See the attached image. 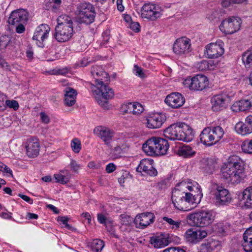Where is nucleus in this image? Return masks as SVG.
Segmentation results:
<instances>
[{"label": "nucleus", "mask_w": 252, "mask_h": 252, "mask_svg": "<svg viewBox=\"0 0 252 252\" xmlns=\"http://www.w3.org/2000/svg\"><path fill=\"white\" fill-rule=\"evenodd\" d=\"M91 73L95 78L96 89L93 90V94L98 104L103 108H109L108 100L114 96L113 90L105 84L109 81V75L101 66H94Z\"/></svg>", "instance_id": "nucleus-1"}, {"label": "nucleus", "mask_w": 252, "mask_h": 252, "mask_svg": "<svg viewBox=\"0 0 252 252\" xmlns=\"http://www.w3.org/2000/svg\"><path fill=\"white\" fill-rule=\"evenodd\" d=\"M245 164L238 156L233 155L228 159L227 164L221 169V178L233 184L241 182L245 177Z\"/></svg>", "instance_id": "nucleus-2"}, {"label": "nucleus", "mask_w": 252, "mask_h": 252, "mask_svg": "<svg viewBox=\"0 0 252 252\" xmlns=\"http://www.w3.org/2000/svg\"><path fill=\"white\" fill-rule=\"evenodd\" d=\"M164 136L172 140L190 142L194 137L192 128L184 123H177L170 125L163 131Z\"/></svg>", "instance_id": "nucleus-3"}, {"label": "nucleus", "mask_w": 252, "mask_h": 252, "mask_svg": "<svg viewBox=\"0 0 252 252\" xmlns=\"http://www.w3.org/2000/svg\"><path fill=\"white\" fill-rule=\"evenodd\" d=\"M57 22L53 35L54 38L59 42L68 41L74 33L72 19L65 15H61L57 18Z\"/></svg>", "instance_id": "nucleus-4"}, {"label": "nucleus", "mask_w": 252, "mask_h": 252, "mask_svg": "<svg viewBox=\"0 0 252 252\" xmlns=\"http://www.w3.org/2000/svg\"><path fill=\"white\" fill-rule=\"evenodd\" d=\"M169 147V143L165 139L153 137L143 144L142 149L148 155L159 156L166 155Z\"/></svg>", "instance_id": "nucleus-5"}, {"label": "nucleus", "mask_w": 252, "mask_h": 252, "mask_svg": "<svg viewBox=\"0 0 252 252\" xmlns=\"http://www.w3.org/2000/svg\"><path fill=\"white\" fill-rule=\"evenodd\" d=\"M172 201L176 208L183 211L191 210L196 204L192 194L189 192L185 193L176 188L172 192Z\"/></svg>", "instance_id": "nucleus-6"}, {"label": "nucleus", "mask_w": 252, "mask_h": 252, "mask_svg": "<svg viewBox=\"0 0 252 252\" xmlns=\"http://www.w3.org/2000/svg\"><path fill=\"white\" fill-rule=\"evenodd\" d=\"M215 218V213L211 210H201L189 214L187 216L190 224L199 227H205L211 224Z\"/></svg>", "instance_id": "nucleus-7"}, {"label": "nucleus", "mask_w": 252, "mask_h": 252, "mask_svg": "<svg viewBox=\"0 0 252 252\" xmlns=\"http://www.w3.org/2000/svg\"><path fill=\"white\" fill-rule=\"evenodd\" d=\"M185 87L190 90L201 91L206 88L209 85L207 77L204 75L197 74L194 77L187 78L183 81Z\"/></svg>", "instance_id": "nucleus-8"}, {"label": "nucleus", "mask_w": 252, "mask_h": 252, "mask_svg": "<svg viewBox=\"0 0 252 252\" xmlns=\"http://www.w3.org/2000/svg\"><path fill=\"white\" fill-rule=\"evenodd\" d=\"M95 12L93 5L80 1V24H90L94 21Z\"/></svg>", "instance_id": "nucleus-9"}, {"label": "nucleus", "mask_w": 252, "mask_h": 252, "mask_svg": "<svg viewBox=\"0 0 252 252\" xmlns=\"http://www.w3.org/2000/svg\"><path fill=\"white\" fill-rule=\"evenodd\" d=\"M241 20L238 17H229L223 20L220 26V29L225 34H231L240 29Z\"/></svg>", "instance_id": "nucleus-10"}, {"label": "nucleus", "mask_w": 252, "mask_h": 252, "mask_svg": "<svg viewBox=\"0 0 252 252\" xmlns=\"http://www.w3.org/2000/svg\"><path fill=\"white\" fill-rule=\"evenodd\" d=\"M230 101V96L226 93L214 95L211 99L212 109L214 112L223 110L227 107Z\"/></svg>", "instance_id": "nucleus-11"}, {"label": "nucleus", "mask_w": 252, "mask_h": 252, "mask_svg": "<svg viewBox=\"0 0 252 252\" xmlns=\"http://www.w3.org/2000/svg\"><path fill=\"white\" fill-rule=\"evenodd\" d=\"M94 134L98 136L109 148L112 147L111 143L113 141L115 132L110 128L104 126H98L94 129Z\"/></svg>", "instance_id": "nucleus-12"}, {"label": "nucleus", "mask_w": 252, "mask_h": 252, "mask_svg": "<svg viewBox=\"0 0 252 252\" xmlns=\"http://www.w3.org/2000/svg\"><path fill=\"white\" fill-rule=\"evenodd\" d=\"M212 188L215 190L214 194L218 204L227 205L231 202V195L227 189L217 184H213Z\"/></svg>", "instance_id": "nucleus-13"}, {"label": "nucleus", "mask_w": 252, "mask_h": 252, "mask_svg": "<svg viewBox=\"0 0 252 252\" xmlns=\"http://www.w3.org/2000/svg\"><path fill=\"white\" fill-rule=\"evenodd\" d=\"M141 12L142 18L152 21L156 20L161 15V8L151 3H145L141 7Z\"/></svg>", "instance_id": "nucleus-14"}, {"label": "nucleus", "mask_w": 252, "mask_h": 252, "mask_svg": "<svg viewBox=\"0 0 252 252\" xmlns=\"http://www.w3.org/2000/svg\"><path fill=\"white\" fill-rule=\"evenodd\" d=\"M173 52L180 56L186 55L191 51L190 39L182 37L176 40L173 46Z\"/></svg>", "instance_id": "nucleus-15"}, {"label": "nucleus", "mask_w": 252, "mask_h": 252, "mask_svg": "<svg viewBox=\"0 0 252 252\" xmlns=\"http://www.w3.org/2000/svg\"><path fill=\"white\" fill-rule=\"evenodd\" d=\"M207 236V232L206 231L200 228L189 229L184 235L186 241L192 244L198 243Z\"/></svg>", "instance_id": "nucleus-16"}, {"label": "nucleus", "mask_w": 252, "mask_h": 252, "mask_svg": "<svg viewBox=\"0 0 252 252\" xmlns=\"http://www.w3.org/2000/svg\"><path fill=\"white\" fill-rule=\"evenodd\" d=\"M50 30V28L47 24H41L36 28L32 39L36 41V44L38 47H44V41L48 38Z\"/></svg>", "instance_id": "nucleus-17"}, {"label": "nucleus", "mask_w": 252, "mask_h": 252, "mask_svg": "<svg viewBox=\"0 0 252 252\" xmlns=\"http://www.w3.org/2000/svg\"><path fill=\"white\" fill-rule=\"evenodd\" d=\"M223 42L219 40L216 43H211L206 47V54L208 58L215 59L221 56L224 52Z\"/></svg>", "instance_id": "nucleus-18"}, {"label": "nucleus", "mask_w": 252, "mask_h": 252, "mask_svg": "<svg viewBox=\"0 0 252 252\" xmlns=\"http://www.w3.org/2000/svg\"><path fill=\"white\" fill-rule=\"evenodd\" d=\"M155 219V217L153 213L146 212L137 215L134 220V222L137 227L144 228L151 223H153Z\"/></svg>", "instance_id": "nucleus-19"}, {"label": "nucleus", "mask_w": 252, "mask_h": 252, "mask_svg": "<svg viewBox=\"0 0 252 252\" xmlns=\"http://www.w3.org/2000/svg\"><path fill=\"white\" fill-rule=\"evenodd\" d=\"M28 12L23 9L13 11L11 13L8 23L10 25H14L20 23H26L28 20Z\"/></svg>", "instance_id": "nucleus-20"}, {"label": "nucleus", "mask_w": 252, "mask_h": 252, "mask_svg": "<svg viewBox=\"0 0 252 252\" xmlns=\"http://www.w3.org/2000/svg\"><path fill=\"white\" fill-rule=\"evenodd\" d=\"M165 102L173 108L181 107L185 102V98L179 93H172L168 94L165 99Z\"/></svg>", "instance_id": "nucleus-21"}, {"label": "nucleus", "mask_w": 252, "mask_h": 252, "mask_svg": "<svg viewBox=\"0 0 252 252\" xmlns=\"http://www.w3.org/2000/svg\"><path fill=\"white\" fill-rule=\"evenodd\" d=\"M154 161L152 159H143L137 167L136 170L138 172H144L147 174L151 176H156L158 172L155 168L153 166Z\"/></svg>", "instance_id": "nucleus-22"}, {"label": "nucleus", "mask_w": 252, "mask_h": 252, "mask_svg": "<svg viewBox=\"0 0 252 252\" xmlns=\"http://www.w3.org/2000/svg\"><path fill=\"white\" fill-rule=\"evenodd\" d=\"M27 154L29 157L34 158L39 155L40 145L37 139L30 138L26 146Z\"/></svg>", "instance_id": "nucleus-23"}, {"label": "nucleus", "mask_w": 252, "mask_h": 252, "mask_svg": "<svg viewBox=\"0 0 252 252\" xmlns=\"http://www.w3.org/2000/svg\"><path fill=\"white\" fill-rule=\"evenodd\" d=\"M231 109L234 112L252 109V96L249 99H242L234 102L231 106Z\"/></svg>", "instance_id": "nucleus-24"}, {"label": "nucleus", "mask_w": 252, "mask_h": 252, "mask_svg": "<svg viewBox=\"0 0 252 252\" xmlns=\"http://www.w3.org/2000/svg\"><path fill=\"white\" fill-rule=\"evenodd\" d=\"M200 139L202 144L209 147L217 143L208 127L203 129L200 135Z\"/></svg>", "instance_id": "nucleus-25"}, {"label": "nucleus", "mask_w": 252, "mask_h": 252, "mask_svg": "<svg viewBox=\"0 0 252 252\" xmlns=\"http://www.w3.org/2000/svg\"><path fill=\"white\" fill-rule=\"evenodd\" d=\"M164 121V118L161 115L154 114L147 118V126L150 128H158L162 125Z\"/></svg>", "instance_id": "nucleus-26"}, {"label": "nucleus", "mask_w": 252, "mask_h": 252, "mask_svg": "<svg viewBox=\"0 0 252 252\" xmlns=\"http://www.w3.org/2000/svg\"><path fill=\"white\" fill-rule=\"evenodd\" d=\"M64 93V101L65 105L71 106L74 105L76 102V98L77 93L73 89L66 87L63 90Z\"/></svg>", "instance_id": "nucleus-27"}, {"label": "nucleus", "mask_w": 252, "mask_h": 252, "mask_svg": "<svg viewBox=\"0 0 252 252\" xmlns=\"http://www.w3.org/2000/svg\"><path fill=\"white\" fill-rule=\"evenodd\" d=\"M217 163L211 158H203L201 160V168L206 174H212L215 171Z\"/></svg>", "instance_id": "nucleus-28"}, {"label": "nucleus", "mask_w": 252, "mask_h": 252, "mask_svg": "<svg viewBox=\"0 0 252 252\" xmlns=\"http://www.w3.org/2000/svg\"><path fill=\"white\" fill-rule=\"evenodd\" d=\"M242 199L246 208H252V186L248 187L243 191Z\"/></svg>", "instance_id": "nucleus-29"}, {"label": "nucleus", "mask_w": 252, "mask_h": 252, "mask_svg": "<svg viewBox=\"0 0 252 252\" xmlns=\"http://www.w3.org/2000/svg\"><path fill=\"white\" fill-rule=\"evenodd\" d=\"M126 146L125 144L121 143L117 145L111 149L110 155L112 158L117 159L122 157V155L126 150Z\"/></svg>", "instance_id": "nucleus-30"}, {"label": "nucleus", "mask_w": 252, "mask_h": 252, "mask_svg": "<svg viewBox=\"0 0 252 252\" xmlns=\"http://www.w3.org/2000/svg\"><path fill=\"white\" fill-rule=\"evenodd\" d=\"M217 66V63L212 60H202L196 64L197 68L200 71L214 70Z\"/></svg>", "instance_id": "nucleus-31"}, {"label": "nucleus", "mask_w": 252, "mask_h": 252, "mask_svg": "<svg viewBox=\"0 0 252 252\" xmlns=\"http://www.w3.org/2000/svg\"><path fill=\"white\" fill-rule=\"evenodd\" d=\"M236 131L242 135H246L252 132V128H250L243 122L237 123L235 126Z\"/></svg>", "instance_id": "nucleus-32"}, {"label": "nucleus", "mask_w": 252, "mask_h": 252, "mask_svg": "<svg viewBox=\"0 0 252 252\" xmlns=\"http://www.w3.org/2000/svg\"><path fill=\"white\" fill-rule=\"evenodd\" d=\"M169 237H156L155 238L151 239V243L154 245L156 248H161L167 246L170 242Z\"/></svg>", "instance_id": "nucleus-33"}, {"label": "nucleus", "mask_w": 252, "mask_h": 252, "mask_svg": "<svg viewBox=\"0 0 252 252\" xmlns=\"http://www.w3.org/2000/svg\"><path fill=\"white\" fill-rule=\"evenodd\" d=\"M210 128V132L213 134L216 141L218 143L224 135V130L220 126H209Z\"/></svg>", "instance_id": "nucleus-34"}, {"label": "nucleus", "mask_w": 252, "mask_h": 252, "mask_svg": "<svg viewBox=\"0 0 252 252\" xmlns=\"http://www.w3.org/2000/svg\"><path fill=\"white\" fill-rule=\"evenodd\" d=\"M54 177L56 180V182L62 184H66L69 180L68 172L66 170L61 171L58 173L54 174Z\"/></svg>", "instance_id": "nucleus-35"}, {"label": "nucleus", "mask_w": 252, "mask_h": 252, "mask_svg": "<svg viewBox=\"0 0 252 252\" xmlns=\"http://www.w3.org/2000/svg\"><path fill=\"white\" fill-rule=\"evenodd\" d=\"M178 152L179 156L185 158L190 157L195 154V152L192 150L191 147L186 145L180 147Z\"/></svg>", "instance_id": "nucleus-36"}, {"label": "nucleus", "mask_w": 252, "mask_h": 252, "mask_svg": "<svg viewBox=\"0 0 252 252\" xmlns=\"http://www.w3.org/2000/svg\"><path fill=\"white\" fill-rule=\"evenodd\" d=\"M104 242L99 239H95L91 243L90 249L93 252H101L104 247Z\"/></svg>", "instance_id": "nucleus-37"}, {"label": "nucleus", "mask_w": 252, "mask_h": 252, "mask_svg": "<svg viewBox=\"0 0 252 252\" xmlns=\"http://www.w3.org/2000/svg\"><path fill=\"white\" fill-rule=\"evenodd\" d=\"M242 60L246 67L252 66V49L247 50L243 54Z\"/></svg>", "instance_id": "nucleus-38"}, {"label": "nucleus", "mask_w": 252, "mask_h": 252, "mask_svg": "<svg viewBox=\"0 0 252 252\" xmlns=\"http://www.w3.org/2000/svg\"><path fill=\"white\" fill-rule=\"evenodd\" d=\"M242 246L246 252H252V240L245 233L243 234Z\"/></svg>", "instance_id": "nucleus-39"}, {"label": "nucleus", "mask_w": 252, "mask_h": 252, "mask_svg": "<svg viewBox=\"0 0 252 252\" xmlns=\"http://www.w3.org/2000/svg\"><path fill=\"white\" fill-rule=\"evenodd\" d=\"M241 148L244 153L252 154V139L244 141L242 144Z\"/></svg>", "instance_id": "nucleus-40"}, {"label": "nucleus", "mask_w": 252, "mask_h": 252, "mask_svg": "<svg viewBox=\"0 0 252 252\" xmlns=\"http://www.w3.org/2000/svg\"><path fill=\"white\" fill-rule=\"evenodd\" d=\"M11 41V37L9 35H3L0 37V50H4Z\"/></svg>", "instance_id": "nucleus-41"}, {"label": "nucleus", "mask_w": 252, "mask_h": 252, "mask_svg": "<svg viewBox=\"0 0 252 252\" xmlns=\"http://www.w3.org/2000/svg\"><path fill=\"white\" fill-rule=\"evenodd\" d=\"M121 223L122 225H130L133 220V218L129 216L122 214L120 216Z\"/></svg>", "instance_id": "nucleus-42"}, {"label": "nucleus", "mask_w": 252, "mask_h": 252, "mask_svg": "<svg viewBox=\"0 0 252 252\" xmlns=\"http://www.w3.org/2000/svg\"><path fill=\"white\" fill-rule=\"evenodd\" d=\"M131 102L124 104L121 107L122 111L124 114H133V105Z\"/></svg>", "instance_id": "nucleus-43"}, {"label": "nucleus", "mask_w": 252, "mask_h": 252, "mask_svg": "<svg viewBox=\"0 0 252 252\" xmlns=\"http://www.w3.org/2000/svg\"><path fill=\"white\" fill-rule=\"evenodd\" d=\"M211 243L208 241L202 243L199 247V252H212Z\"/></svg>", "instance_id": "nucleus-44"}, {"label": "nucleus", "mask_w": 252, "mask_h": 252, "mask_svg": "<svg viewBox=\"0 0 252 252\" xmlns=\"http://www.w3.org/2000/svg\"><path fill=\"white\" fill-rule=\"evenodd\" d=\"M132 105H133V114L134 115H139L144 110L143 106L139 102H133Z\"/></svg>", "instance_id": "nucleus-45"}, {"label": "nucleus", "mask_w": 252, "mask_h": 252, "mask_svg": "<svg viewBox=\"0 0 252 252\" xmlns=\"http://www.w3.org/2000/svg\"><path fill=\"white\" fill-rule=\"evenodd\" d=\"M163 220L166 221L170 225L175 226L176 228H179L181 224V221H174L171 218H169L167 217H164Z\"/></svg>", "instance_id": "nucleus-46"}, {"label": "nucleus", "mask_w": 252, "mask_h": 252, "mask_svg": "<svg viewBox=\"0 0 252 252\" xmlns=\"http://www.w3.org/2000/svg\"><path fill=\"white\" fill-rule=\"evenodd\" d=\"M5 104L10 108H13L14 110H17L19 107V104L16 100H7Z\"/></svg>", "instance_id": "nucleus-47"}, {"label": "nucleus", "mask_w": 252, "mask_h": 252, "mask_svg": "<svg viewBox=\"0 0 252 252\" xmlns=\"http://www.w3.org/2000/svg\"><path fill=\"white\" fill-rule=\"evenodd\" d=\"M71 147L75 153H79V140L77 138H74L72 140Z\"/></svg>", "instance_id": "nucleus-48"}, {"label": "nucleus", "mask_w": 252, "mask_h": 252, "mask_svg": "<svg viewBox=\"0 0 252 252\" xmlns=\"http://www.w3.org/2000/svg\"><path fill=\"white\" fill-rule=\"evenodd\" d=\"M133 71L135 75H138L141 78H143L144 76V73L143 72V70L141 67H139L137 65H134Z\"/></svg>", "instance_id": "nucleus-49"}, {"label": "nucleus", "mask_w": 252, "mask_h": 252, "mask_svg": "<svg viewBox=\"0 0 252 252\" xmlns=\"http://www.w3.org/2000/svg\"><path fill=\"white\" fill-rule=\"evenodd\" d=\"M40 119L41 122L45 124H48L50 123V120L49 116L44 112H41L40 113Z\"/></svg>", "instance_id": "nucleus-50"}, {"label": "nucleus", "mask_w": 252, "mask_h": 252, "mask_svg": "<svg viewBox=\"0 0 252 252\" xmlns=\"http://www.w3.org/2000/svg\"><path fill=\"white\" fill-rule=\"evenodd\" d=\"M163 252H186L185 250L179 247H170L165 249Z\"/></svg>", "instance_id": "nucleus-51"}, {"label": "nucleus", "mask_w": 252, "mask_h": 252, "mask_svg": "<svg viewBox=\"0 0 252 252\" xmlns=\"http://www.w3.org/2000/svg\"><path fill=\"white\" fill-rule=\"evenodd\" d=\"M81 217L82 218L84 219V220H82V221L83 223H85V220H87V223L89 224H90L91 223V216L90 214L89 213L86 212V213H83L81 214Z\"/></svg>", "instance_id": "nucleus-52"}, {"label": "nucleus", "mask_w": 252, "mask_h": 252, "mask_svg": "<svg viewBox=\"0 0 252 252\" xmlns=\"http://www.w3.org/2000/svg\"><path fill=\"white\" fill-rule=\"evenodd\" d=\"M103 38V44H106L109 39L110 36V30H107L105 31L102 34Z\"/></svg>", "instance_id": "nucleus-53"}, {"label": "nucleus", "mask_w": 252, "mask_h": 252, "mask_svg": "<svg viewBox=\"0 0 252 252\" xmlns=\"http://www.w3.org/2000/svg\"><path fill=\"white\" fill-rule=\"evenodd\" d=\"M70 168L71 170L75 172H77L79 169V165L76 161L72 159L70 163Z\"/></svg>", "instance_id": "nucleus-54"}, {"label": "nucleus", "mask_w": 252, "mask_h": 252, "mask_svg": "<svg viewBox=\"0 0 252 252\" xmlns=\"http://www.w3.org/2000/svg\"><path fill=\"white\" fill-rule=\"evenodd\" d=\"M116 165L113 163H110L107 164L106 166V171L108 173H111L116 170Z\"/></svg>", "instance_id": "nucleus-55"}, {"label": "nucleus", "mask_w": 252, "mask_h": 252, "mask_svg": "<svg viewBox=\"0 0 252 252\" xmlns=\"http://www.w3.org/2000/svg\"><path fill=\"white\" fill-rule=\"evenodd\" d=\"M58 220L61 221L64 225L65 227L69 229H70L71 226L67 223L68 219L67 218L65 217H59Z\"/></svg>", "instance_id": "nucleus-56"}, {"label": "nucleus", "mask_w": 252, "mask_h": 252, "mask_svg": "<svg viewBox=\"0 0 252 252\" xmlns=\"http://www.w3.org/2000/svg\"><path fill=\"white\" fill-rule=\"evenodd\" d=\"M25 23H20L18 24V26H17L16 28V31L17 33H22L25 31V28L24 26V24Z\"/></svg>", "instance_id": "nucleus-57"}, {"label": "nucleus", "mask_w": 252, "mask_h": 252, "mask_svg": "<svg viewBox=\"0 0 252 252\" xmlns=\"http://www.w3.org/2000/svg\"><path fill=\"white\" fill-rule=\"evenodd\" d=\"M97 220L100 223L104 224H106V218L104 215L102 214H97Z\"/></svg>", "instance_id": "nucleus-58"}, {"label": "nucleus", "mask_w": 252, "mask_h": 252, "mask_svg": "<svg viewBox=\"0 0 252 252\" xmlns=\"http://www.w3.org/2000/svg\"><path fill=\"white\" fill-rule=\"evenodd\" d=\"M139 24L137 22H132L130 26V29L136 32L139 31Z\"/></svg>", "instance_id": "nucleus-59"}, {"label": "nucleus", "mask_w": 252, "mask_h": 252, "mask_svg": "<svg viewBox=\"0 0 252 252\" xmlns=\"http://www.w3.org/2000/svg\"><path fill=\"white\" fill-rule=\"evenodd\" d=\"M0 67L6 70H9V67L8 63L0 57Z\"/></svg>", "instance_id": "nucleus-60"}, {"label": "nucleus", "mask_w": 252, "mask_h": 252, "mask_svg": "<svg viewBox=\"0 0 252 252\" xmlns=\"http://www.w3.org/2000/svg\"><path fill=\"white\" fill-rule=\"evenodd\" d=\"M251 128H252V116L249 115L246 117L245 119V122H244Z\"/></svg>", "instance_id": "nucleus-61"}, {"label": "nucleus", "mask_w": 252, "mask_h": 252, "mask_svg": "<svg viewBox=\"0 0 252 252\" xmlns=\"http://www.w3.org/2000/svg\"><path fill=\"white\" fill-rule=\"evenodd\" d=\"M18 196L24 200L25 201L29 203L30 204H32L33 200L29 196L19 193Z\"/></svg>", "instance_id": "nucleus-62"}, {"label": "nucleus", "mask_w": 252, "mask_h": 252, "mask_svg": "<svg viewBox=\"0 0 252 252\" xmlns=\"http://www.w3.org/2000/svg\"><path fill=\"white\" fill-rule=\"evenodd\" d=\"M232 4H234L233 0H222L221 2L222 6L224 7H229Z\"/></svg>", "instance_id": "nucleus-63"}, {"label": "nucleus", "mask_w": 252, "mask_h": 252, "mask_svg": "<svg viewBox=\"0 0 252 252\" xmlns=\"http://www.w3.org/2000/svg\"><path fill=\"white\" fill-rule=\"evenodd\" d=\"M67 73L68 70L66 68H62L57 70L55 73H54V74L56 75L59 74L64 75Z\"/></svg>", "instance_id": "nucleus-64"}]
</instances>
